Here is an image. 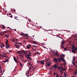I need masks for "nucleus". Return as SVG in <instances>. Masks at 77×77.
I'll use <instances>...</instances> for the list:
<instances>
[{"label":"nucleus","mask_w":77,"mask_h":77,"mask_svg":"<svg viewBox=\"0 0 77 77\" xmlns=\"http://www.w3.org/2000/svg\"><path fill=\"white\" fill-rule=\"evenodd\" d=\"M54 61L56 63H57V61L58 62H61V60L60 59V58H54Z\"/></svg>","instance_id":"f257e3e1"},{"label":"nucleus","mask_w":77,"mask_h":77,"mask_svg":"<svg viewBox=\"0 0 77 77\" xmlns=\"http://www.w3.org/2000/svg\"><path fill=\"white\" fill-rule=\"evenodd\" d=\"M20 35L21 36V35H24V36H25L26 38H29V36H28V34H24V33L23 32H21V34H20Z\"/></svg>","instance_id":"f03ea898"},{"label":"nucleus","mask_w":77,"mask_h":77,"mask_svg":"<svg viewBox=\"0 0 77 77\" xmlns=\"http://www.w3.org/2000/svg\"><path fill=\"white\" fill-rule=\"evenodd\" d=\"M26 51L24 50H20V54H22V53H24L26 54V52H25Z\"/></svg>","instance_id":"7ed1b4c3"},{"label":"nucleus","mask_w":77,"mask_h":77,"mask_svg":"<svg viewBox=\"0 0 77 77\" xmlns=\"http://www.w3.org/2000/svg\"><path fill=\"white\" fill-rule=\"evenodd\" d=\"M72 51H73V50H74V48H75V46L74 45H72Z\"/></svg>","instance_id":"20e7f679"},{"label":"nucleus","mask_w":77,"mask_h":77,"mask_svg":"<svg viewBox=\"0 0 77 77\" xmlns=\"http://www.w3.org/2000/svg\"><path fill=\"white\" fill-rule=\"evenodd\" d=\"M25 57H26L29 60H32V58L30 57H27V56H26V55H25Z\"/></svg>","instance_id":"39448f33"},{"label":"nucleus","mask_w":77,"mask_h":77,"mask_svg":"<svg viewBox=\"0 0 77 77\" xmlns=\"http://www.w3.org/2000/svg\"><path fill=\"white\" fill-rule=\"evenodd\" d=\"M20 57H21V58H23V57H24V54L22 53V54H20Z\"/></svg>","instance_id":"423d86ee"},{"label":"nucleus","mask_w":77,"mask_h":77,"mask_svg":"<svg viewBox=\"0 0 77 77\" xmlns=\"http://www.w3.org/2000/svg\"><path fill=\"white\" fill-rule=\"evenodd\" d=\"M6 48H9V47H10V45H9L8 44H6Z\"/></svg>","instance_id":"0eeeda50"},{"label":"nucleus","mask_w":77,"mask_h":77,"mask_svg":"<svg viewBox=\"0 0 77 77\" xmlns=\"http://www.w3.org/2000/svg\"><path fill=\"white\" fill-rule=\"evenodd\" d=\"M68 49V48L66 47L64 48V51H67H67H68V50H69V51H71V50H70L69 49Z\"/></svg>","instance_id":"6e6552de"},{"label":"nucleus","mask_w":77,"mask_h":77,"mask_svg":"<svg viewBox=\"0 0 77 77\" xmlns=\"http://www.w3.org/2000/svg\"><path fill=\"white\" fill-rule=\"evenodd\" d=\"M58 53V51H56V53L54 54V55L57 56V57H59V54H58L57 53Z\"/></svg>","instance_id":"1a4fd4ad"},{"label":"nucleus","mask_w":77,"mask_h":77,"mask_svg":"<svg viewBox=\"0 0 77 77\" xmlns=\"http://www.w3.org/2000/svg\"><path fill=\"white\" fill-rule=\"evenodd\" d=\"M14 60L15 61V62L17 63V62H20L19 61H17V59H16V58L15 57H14Z\"/></svg>","instance_id":"9d476101"},{"label":"nucleus","mask_w":77,"mask_h":77,"mask_svg":"<svg viewBox=\"0 0 77 77\" xmlns=\"http://www.w3.org/2000/svg\"><path fill=\"white\" fill-rule=\"evenodd\" d=\"M77 50V47H76L75 49H74V50L72 51V52L73 53H75V51Z\"/></svg>","instance_id":"9b49d317"},{"label":"nucleus","mask_w":77,"mask_h":77,"mask_svg":"<svg viewBox=\"0 0 77 77\" xmlns=\"http://www.w3.org/2000/svg\"><path fill=\"white\" fill-rule=\"evenodd\" d=\"M60 69H61L62 71H65V69L63 68V66H60Z\"/></svg>","instance_id":"f8f14e48"},{"label":"nucleus","mask_w":77,"mask_h":77,"mask_svg":"<svg viewBox=\"0 0 77 77\" xmlns=\"http://www.w3.org/2000/svg\"><path fill=\"white\" fill-rule=\"evenodd\" d=\"M60 59H61V60L63 62H65V60L63 58H60Z\"/></svg>","instance_id":"ddd939ff"},{"label":"nucleus","mask_w":77,"mask_h":77,"mask_svg":"<svg viewBox=\"0 0 77 77\" xmlns=\"http://www.w3.org/2000/svg\"><path fill=\"white\" fill-rule=\"evenodd\" d=\"M46 65L48 67L50 66V62H48V63H46Z\"/></svg>","instance_id":"4468645a"},{"label":"nucleus","mask_w":77,"mask_h":77,"mask_svg":"<svg viewBox=\"0 0 77 77\" xmlns=\"http://www.w3.org/2000/svg\"><path fill=\"white\" fill-rule=\"evenodd\" d=\"M31 41V42H32V44H37V42L35 41H34L33 40Z\"/></svg>","instance_id":"2eb2a0df"},{"label":"nucleus","mask_w":77,"mask_h":77,"mask_svg":"<svg viewBox=\"0 0 77 77\" xmlns=\"http://www.w3.org/2000/svg\"><path fill=\"white\" fill-rule=\"evenodd\" d=\"M40 64H42V65H44L45 63H44V60H41V62L40 63Z\"/></svg>","instance_id":"dca6fc26"},{"label":"nucleus","mask_w":77,"mask_h":77,"mask_svg":"<svg viewBox=\"0 0 77 77\" xmlns=\"http://www.w3.org/2000/svg\"><path fill=\"white\" fill-rule=\"evenodd\" d=\"M25 55L26 56H27V57H29V56H30V54H28L26 52V53Z\"/></svg>","instance_id":"f3484780"},{"label":"nucleus","mask_w":77,"mask_h":77,"mask_svg":"<svg viewBox=\"0 0 77 77\" xmlns=\"http://www.w3.org/2000/svg\"><path fill=\"white\" fill-rule=\"evenodd\" d=\"M65 57V56H64V55L63 54H62L61 55H60V58H63V57Z\"/></svg>","instance_id":"a211bd4d"},{"label":"nucleus","mask_w":77,"mask_h":77,"mask_svg":"<svg viewBox=\"0 0 77 77\" xmlns=\"http://www.w3.org/2000/svg\"><path fill=\"white\" fill-rule=\"evenodd\" d=\"M57 66H58V65L55 64L53 66H52V67H53V68H57Z\"/></svg>","instance_id":"6ab92c4d"},{"label":"nucleus","mask_w":77,"mask_h":77,"mask_svg":"<svg viewBox=\"0 0 77 77\" xmlns=\"http://www.w3.org/2000/svg\"><path fill=\"white\" fill-rule=\"evenodd\" d=\"M27 51V52H29L27 53L28 54H32V52H30V51Z\"/></svg>","instance_id":"aec40b11"},{"label":"nucleus","mask_w":77,"mask_h":77,"mask_svg":"<svg viewBox=\"0 0 77 77\" xmlns=\"http://www.w3.org/2000/svg\"><path fill=\"white\" fill-rule=\"evenodd\" d=\"M4 32H2L1 34H0V35H1V36H3L4 35Z\"/></svg>","instance_id":"412c9836"},{"label":"nucleus","mask_w":77,"mask_h":77,"mask_svg":"<svg viewBox=\"0 0 77 77\" xmlns=\"http://www.w3.org/2000/svg\"><path fill=\"white\" fill-rule=\"evenodd\" d=\"M27 46L29 47V48H31V47H32V45H29V44L28 45H27Z\"/></svg>","instance_id":"4be33fe9"},{"label":"nucleus","mask_w":77,"mask_h":77,"mask_svg":"<svg viewBox=\"0 0 77 77\" xmlns=\"http://www.w3.org/2000/svg\"><path fill=\"white\" fill-rule=\"evenodd\" d=\"M61 48H62V49H63V48H64V46H63V45H61L60 46Z\"/></svg>","instance_id":"5701e85b"},{"label":"nucleus","mask_w":77,"mask_h":77,"mask_svg":"<svg viewBox=\"0 0 77 77\" xmlns=\"http://www.w3.org/2000/svg\"><path fill=\"white\" fill-rule=\"evenodd\" d=\"M20 63V66H21V67H22V66H23V64L22 63Z\"/></svg>","instance_id":"b1692460"},{"label":"nucleus","mask_w":77,"mask_h":77,"mask_svg":"<svg viewBox=\"0 0 77 77\" xmlns=\"http://www.w3.org/2000/svg\"><path fill=\"white\" fill-rule=\"evenodd\" d=\"M19 47H20V45H17V46H16L17 48H19Z\"/></svg>","instance_id":"393cba45"},{"label":"nucleus","mask_w":77,"mask_h":77,"mask_svg":"<svg viewBox=\"0 0 77 77\" xmlns=\"http://www.w3.org/2000/svg\"><path fill=\"white\" fill-rule=\"evenodd\" d=\"M0 72H2L3 71H2V69L0 67Z\"/></svg>","instance_id":"a878e982"},{"label":"nucleus","mask_w":77,"mask_h":77,"mask_svg":"<svg viewBox=\"0 0 77 77\" xmlns=\"http://www.w3.org/2000/svg\"><path fill=\"white\" fill-rule=\"evenodd\" d=\"M8 40H7L6 42L5 43L6 44H8Z\"/></svg>","instance_id":"bb28decb"},{"label":"nucleus","mask_w":77,"mask_h":77,"mask_svg":"<svg viewBox=\"0 0 77 77\" xmlns=\"http://www.w3.org/2000/svg\"><path fill=\"white\" fill-rule=\"evenodd\" d=\"M41 60H40V61H37V63H41Z\"/></svg>","instance_id":"cd10ccee"},{"label":"nucleus","mask_w":77,"mask_h":77,"mask_svg":"<svg viewBox=\"0 0 77 77\" xmlns=\"http://www.w3.org/2000/svg\"><path fill=\"white\" fill-rule=\"evenodd\" d=\"M9 15H11V14L10 13V14H7V16L8 17L9 16Z\"/></svg>","instance_id":"c85d7f7f"},{"label":"nucleus","mask_w":77,"mask_h":77,"mask_svg":"<svg viewBox=\"0 0 77 77\" xmlns=\"http://www.w3.org/2000/svg\"><path fill=\"white\" fill-rule=\"evenodd\" d=\"M72 63L74 66H75V63L73 62V61H72Z\"/></svg>","instance_id":"c756f323"},{"label":"nucleus","mask_w":77,"mask_h":77,"mask_svg":"<svg viewBox=\"0 0 77 77\" xmlns=\"http://www.w3.org/2000/svg\"><path fill=\"white\" fill-rule=\"evenodd\" d=\"M63 44H65V43H64V42H63L62 43H61V45H62Z\"/></svg>","instance_id":"7c9ffc66"},{"label":"nucleus","mask_w":77,"mask_h":77,"mask_svg":"<svg viewBox=\"0 0 77 77\" xmlns=\"http://www.w3.org/2000/svg\"><path fill=\"white\" fill-rule=\"evenodd\" d=\"M32 47H36V48H38V46L35 45H32Z\"/></svg>","instance_id":"2f4dec72"},{"label":"nucleus","mask_w":77,"mask_h":77,"mask_svg":"<svg viewBox=\"0 0 77 77\" xmlns=\"http://www.w3.org/2000/svg\"><path fill=\"white\" fill-rule=\"evenodd\" d=\"M73 60H75V57H74L73 58Z\"/></svg>","instance_id":"473e14b6"},{"label":"nucleus","mask_w":77,"mask_h":77,"mask_svg":"<svg viewBox=\"0 0 77 77\" xmlns=\"http://www.w3.org/2000/svg\"><path fill=\"white\" fill-rule=\"evenodd\" d=\"M1 56H2V57H6V56L4 55H2Z\"/></svg>","instance_id":"72a5a7b5"},{"label":"nucleus","mask_w":77,"mask_h":77,"mask_svg":"<svg viewBox=\"0 0 77 77\" xmlns=\"http://www.w3.org/2000/svg\"><path fill=\"white\" fill-rule=\"evenodd\" d=\"M38 53H39L38 55H39V54H40V53H39V52H37V53H35V54H38Z\"/></svg>","instance_id":"f704fd0d"},{"label":"nucleus","mask_w":77,"mask_h":77,"mask_svg":"<svg viewBox=\"0 0 77 77\" xmlns=\"http://www.w3.org/2000/svg\"><path fill=\"white\" fill-rule=\"evenodd\" d=\"M2 29H5V26H2Z\"/></svg>","instance_id":"c9c22d12"},{"label":"nucleus","mask_w":77,"mask_h":77,"mask_svg":"<svg viewBox=\"0 0 77 77\" xmlns=\"http://www.w3.org/2000/svg\"><path fill=\"white\" fill-rule=\"evenodd\" d=\"M53 66H52V67L50 68V69H53Z\"/></svg>","instance_id":"e433bc0d"},{"label":"nucleus","mask_w":77,"mask_h":77,"mask_svg":"<svg viewBox=\"0 0 77 77\" xmlns=\"http://www.w3.org/2000/svg\"><path fill=\"white\" fill-rule=\"evenodd\" d=\"M11 41H12V42H14V39H12Z\"/></svg>","instance_id":"4c0bfd02"},{"label":"nucleus","mask_w":77,"mask_h":77,"mask_svg":"<svg viewBox=\"0 0 77 77\" xmlns=\"http://www.w3.org/2000/svg\"><path fill=\"white\" fill-rule=\"evenodd\" d=\"M3 73H2V74H1V75H3V73H4V72H5V70H3Z\"/></svg>","instance_id":"58836bf2"},{"label":"nucleus","mask_w":77,"mask_h":77,"mask_svg":"<svg viewBox=\"0 0 77 77\" xmlns=\"http://www.w3.org/2000/svg\"><path fill=\"white\" fill-rule=\"evenodd\" d=\"M64 76L65 77H66V74H65V75H64Z\"/></svg>","instance_id":"ea45409f"},{"label":"nucleus","mask_w":77,"mask_h":77,"mask_svg":"<svg viewBox=\"0 0 77 77\" xmlns=\"http://www.w3.org/2000/svg\"><path fill=\"white\" fill-rule=\"evenodd\" d=\"M6 62V61H2V62H4V63H5V62Z\"/></svg>","instance_id":"a19ab883"},{"label":"nucleus","mask_w":77,"mask_h":77,"mask_svg":"<svg viewBox=\"0 0 77 77\" xmlns=\"http://www.w3.org/2000/svg\"><path fill=\"white\" fill-rule=\"evenodd\" d=\"M29 48H30L29 46H27V49H29Z\"/></svg>","instance_id":"79ce46f5"},{"label":"nucleus","mask_w":77,"mask_h":77,"mask_svg":"<svg viewBox=\"0 0 77 77\" xmlns=\"http://www.w3.org/2000/svg\"><path fill=\"white\" fill-rule=\"evenodd\" d=\"M32 49L33 50V51H36V49L34 50V49L33 48H32Z\"/></svg>","instance_id":"37998d69"},{"label":"nucleus","mask_w":77,"mask_h":77,"mask_svg":"<svg viewBox=\"0 0 77 77\" xmlns=\"http://www.w3.org/2000/svg\"><path fill=\"white\" fill-rule=\"evenodd\" d=\"M56 73H54V76H55V75H56Z\"/></svg>","instance_id":"c03bdc74"},{"label":"nucleus","mask_w":77,"mask_h":77,"mask_svg":"<svg viewBox=\"0 0 77 77\" xmlns=\"http://www.w3.org/2000/svg\"><path fill=\"white\" fill-rule=\"evenodd\" d=\"M17 53H20V51H18V52H16Z\"/></svg>","instance_id":"a18cd8bd"},{"label":"nucleus","mask_w":77,"mask_h":77,"mask_svg":"<svg viewBox=\"0 0 77 77\" xmlns=\"http://www.w3.org/2000/svg\"><path fill=\"white\" fill-rule=\"evenodd\" d=\"M7 36H8V35H5V36L6 37H7Z\"/></svg>","instance_id":"49530a36"},{"label":"nucleus","mask_w":77,"mask_h":77,"mask_svg":"<svg viewBox=\"0 0 77 77\" xmlns=\"http://www.w3.org/2000/svg\"><path fill=\"white\" fill-rule=\"evenodd\" d=\"M36 56V53H34V54L33 56Z\"/></svg>","instance_id":"de8ad7c7"},{"label":"nucleus","mask_w":77,"mask_h":77,"mask_svg":"<svg viewBox=\"0 0 77 77\" xmlns=\"http://www.w3.org/2000/svg\"><path fill=\"white\" fill-rule=\"evenodd\" d=\"M13 11H14V12H16V10H15V9H14V10H13Z\"/></svg>","instance_id":"09e8293b"},{"label":"nucleus","mask_w":77,"mask_h":77,"mask_svg":"<svg viewBox=\"0 0 77 77\" xmlns=\"http://www.w3.org/2000/svg\"><path fill=\"white\" fill-rule=\"evenodd\" d=\"M20 59H21V60H22V61H24V60H23V59H21V58H20Z\"/></svg>","instance_id":"8fccbe9b"},{"label":"nucleus","mask_w":77,"mask_h":77,"mask_svg":"<svg viewBox=\"0 0 77 77\" xmlns=\"http://www.w3.org/2000/svg\"><path fill=\"white\" fill-rule=\"evenodd\" d=\"M58 68L59 71H60V68L58 67Z\"/></svg>","instance_id":"3c124183"},{"label":"nucleus","mask_w":77,"mask_h":77,"mask_svg":"<svg viewBox=\"0 0 77 77\" xmlns=\"http://www.w3.org/2000/svg\"><path fill=\"white\" fill-rule=\"evenodd\" d=\"M2 46L3 47H5V45H2Z\"/></svg>","instance_id":"603ef678"},{"label":"nucleus","mask_w":77,"mask_h":77,"mask_svg":"<svg viewBox=\"0 0 77 77\" xmlns=\"http://www.w3.org/2000/svg\"><path fill=\"white\" fill-rule=\"evenodd\" d=\"M75 72V74H77V71H76Z\"/></svg>","instance_id":"864d4df0"},{"label":"nucleus","mask_w":77,"mask_h":77,"mask_svg":"<svg viewBox=\"0 0 77 77\" xmlns=\"http://www.w3.org/2000/svg\"><path fill=\"white\" fill-rule=\"evenodd\" d=\"M57 77H59V75H58L57 74Z\"/></svg>","instance_id":"5fc2aeb1"},{"label":"nucleus","mask_w":77,"mask_h":77,"mask_svg":"<svg viewBox=\"0 0 77 77\" xmlns=\"http://www.w3.org/2000/svg\"><path fill=\"white\" fill-rule=\"evenodd\" d=\"M30 65V66H33V65H32V64H31Z\"/></svg>","instance_id":"6e6d98bb"},{"label":"nucleus","mask_w":77,"mask_h":77,"mask_svg":"<svg viewBox=\"0 0 77 77\" xmlns=\"http://www.w3.org/2000/svg\"><path fill=\"white\" fill-rule=\"evenodd\" d=\"M27 74H29V71L28 72Z\"/></svg>","instance_id":"4d7b16f0"},{"label":"nucleus","mask_w":77,"mask_h":77,"mask_svg":"<svg viewBox=\"0 0 77 77\" xmlns=\"http://www.w3.org/2000/svg\"><path fill=\"white\" fill-rule=\"evenodd\" d=\"M15 43H16V44H19V43H20V42L17 43V42H15Z\"/></svg>","instance_id":"13d9d810"},{"label":"nucleus","mask_w":77,"mask_h":77,"mask_svg":"<svg viewBox=\"0 0 77 77\" xmlns=\"http://www.w3.org/2000/svg\"><path fill=\"white\" fill-rule=\"evenodd\" d=\"M1 44H2V45H4V44H3V43H1Z\"/></svg>","instance_id":"bf43d9fd"},{"label":"nucleus","mask_w":77,"mask_h":77,"mask_svg":"<svg viewBox=\"0 0 77 77\" xmlns=\"http://www.w3.org/2000/svg\"><path fill=\"white\" fill-rule=\"evenodd\" d=\"M10 17H11V18H12V15H11V16H10Z\"/></svg>","instance_id":"052dcab7"},{"label":"nucleus","mask_w":77,"mask_h":77,"mask_svg":"<svg viewBox=\"0 0 77 77\" xmlns=\"http://www.w3.org/2000/svg\"><path fill=\"white\" fill-rule=\"evenodd\" d=\"M73 74L74 75H76V74H75V73H74Z\"/></svg>","instance_id":"680f3d73"},{"label":"nucleus","mask_w":77,"mask_h":77,"mask_svg":"<svg viewBox=\"0 0 77 77\" xmlns=\"http://www.w3.org/2000/svg\"><path fill=\"white\" fill-rule=\"evenodd\" d=\"M20 45H21V43H20Z\"/></svg>","instance_id":"e2e57ef3"},{"label":"nucleus","mask_w":77,"mask_h":77,"mask_svg":"<svg viewBox=\"0 0 77 77\" xmlns=\"http://www.w3.org/2000/svg\"><path fill=\"white\" fill-rule=\"evenodd\" d=\"M6 38H9V35H8V36H7L6 37Z\"/></svg>","instance_id":"0e129e2a"},{"label":"nucleus","mask_w":77,"mask_h":77,"mask_svg":"<svg viewBox=\"0 0 77 77\" xmlns=\"http://www.w3.org/2000/svg\"><path fill=\"white\" fill-rule=\"evenodd\" d=\"M15 45L16 47H17V45Z\"/></svg>","instance_id":"69168bd1"},{"label":"nucleus","mask_w":77,"mask_h":77,"mask_svg":"<svg viewBox=\"0 0 77 77\" xmlns=\"http://www.w3.org/2000/svg\"><path fill=\"white\" fill-rule=\"evenodd\" d=\"M6 54V53H4L3 54Z\"/></svg>","instance_id":"338daca9"},{"label":"nucleus","mask_w":77,"mask_h":77,"mask_svg":"<svg viewBox=\"0 0 77 77\" xmlns=\"http://www.w3.org/2000/svg\"><path fill=\"white\" fill-rule=\"evenodd\" d=\"M17 59H18V57H17Z\"/></svg>","instance_id":"774afa93"}]
</instances>
